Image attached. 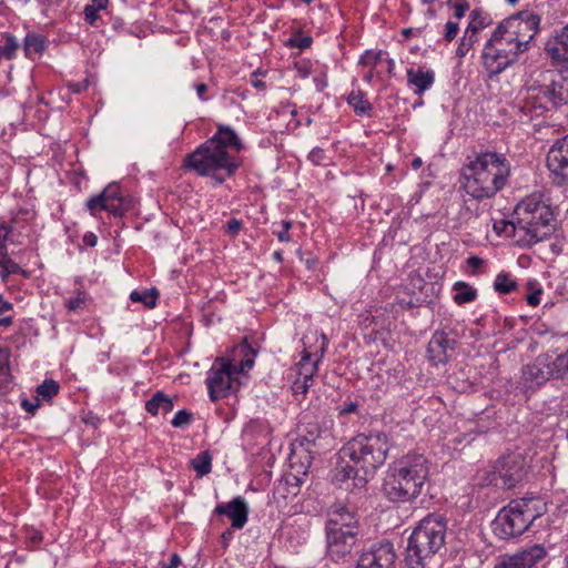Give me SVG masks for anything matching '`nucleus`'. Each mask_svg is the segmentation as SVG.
Instances as JSON below:
<instances>
[{"label":"nucleus","mask_w":568,"mask_h":568,"mask_svg":"<svg viewBox=\"0 0 568 568\" xmlns=\"http://www.w3.org/2000/svg\"><path fill=\"white\" fill-rule=\"evenodd\" d=\"M498 474L503 480V485L507 488H511L521 480L524 476V468L517 457L509 456L499 460Z\"/></svg>","instance_id":"4be33fe9"},{"label":"nucleus","mask_w":568,"mask_h":568,"mask_svg":"<svg viewBox=\"0 0 568 568\" xmlns=\"http://www.w3.org/2000/svg\"><path fill=\"white\" fill-rule=\"evenodd\" d=\"M244 145L237 133L226 124H217L216 132L184 158L183 165L200 176H209L216 184L232 178L242 165L233 152L240 153Z\"/></svg>","instance_id":"f03ea898"},{"label":"nucleus","mask_w":568,"mask_h":568,"mask_svg":"<svg viewBox=\"0 0 568 568\" xmlns=\"http://www.w3.org/2000/svg\"><path fill=\"white\" fill-rule=\"evenodd\" d=\"M540 91L537 88L528 89L523 101L519 102V120L521 122L531 121L544 114L546 106L540 98Z\"/></svg>","instance_id":"aec40b11"},{"label":"nucleus","mask_w":568,"mask_h":568,"mask_svg":"<svg viewBox=\"0 0 568 568\" xmlns=\"http://www.w3.org/2000/svg\"><path fill=\"white\" fill-rule=\"evenodd\" d=\"M395 68V61L388 57L387 52H385L384 64L382 67V73L385 71L388 74H392Z\"/></svg>","instance_id":"0e129e2a"},{"label":"nucleus","mask_w":568,"mask_h":568,"mask_svg":"<svg viewBox=\"0 0 568 568\" xmlns=\"http://www.w3.org/2000/svg\"><path fill=\"white\" fill-rule=\"evenodd\" d=\"M256 355L257 351L244 339L234 347L230 361L214 364L206 377L210 398L215 402L227 397L233 388L234 376L250 371Z\"/></svg>","instance_id":"0eeeda50"},{"label":"nucleus","mask_w":568,"mask_h":568,"mask_svg":"<svg viewBox=\"0 0 568 568\" xmlns=\"http://www.w3.org/2000/svg\"><path fill=\"white\" fill-rule=\"evenodd\" d=\"M21 406L26 412H28L30 414H34L37 412V409L39 408L40 404H39L38 398H36L34 403L24 398L21 400Z\"/></svg>","instance_id":"052dcab7"},{"label":"nucleus","mask_w":568,"mask_h":568,"mask_svg":"<svg viewBox=\"0 0 568 568\" xmlns=\"http://www.w3.org/2000/svg\"><path fill=\"white\" fill-rule=\"evenodd\" d=\"M476 33H477V28L475 27H468L465 31V34L463 37V39L460 40V43L456 50V54L459 57V58H464L470 50V48L473 47L474 42L476 41Z\"/></svg>","instance_id":"4c0bfd02"},{"label":"nucleus","mask_w":568,"mask_h":568,"mask_svg":"<svg viewBox=\"0 0 568 568\" xmlns=\"http://www.w3.org/2000/svg\"><path fill=\"white\" fill-rule=\"evenodd\" d=\"M511 165L505 154L480 152L463 170V189L481 201L494 197L508 183Z\"/></svg>","instance_id":"7ed1b4c3"},{"label":"nucleus","mask_w":568,"mask_h":568,"mask_svg":"<svg viewBox=\"0 0 568 568\" xmlns=\"http://www.w3.org/2000/svg\"><path fill=\"white\" fill-rule=\"evenodd\" d=\"M346 101L348 103V105L353 109L354 113L358 116H372V112H373V105L372 103L367 100L366 98V94L364 91L362 90H352L347 98H346Z\"/></svg>","instance_id":"b1692460"},{"label":"nucleus","mask_w":568,"mask_h":568,"mask_svg":"<svg viewBox=\"0 0 568 568\" xmlns=\"http://www.w3.org/2000/svg\"><path fill=\"white\" fill-rule=\"evenodd\" d=\"M83 243L87 245V246H90V247H93L97 245L98 243V236L92 233V232H87L84 235H83V239H82Z\"/></svg>","instance_id":"69168bd1"},{"label":"nucleus","mask_w":568,"mask_h":568,"mask_svg":"<svg viewBox=\"0 0 568 568\" xmlns=\"http://www.w3.org/2000/svg\"><path fill=\"white\" fill-rule=\"evenodd\" d=\"M192 422V414L186 409H181L175 413L171 424L175 428H183Z\"/></svg>","instance_id":"a18cd8bd"},{"label":"nucleus","mask_w":568,"mask_h":568,"mask_svg":"<svg viewBox=\"0 0 568 568\" xmlns=\"http://www.w3.org/2000/svg\"><path fill=\"white\" fill-rule=\"evenodd\" d=\"M385 59V51L383 50H366L358 60V64L373 69L382 70Z\"/></svg>","instance_id":"cd10ccee"},{"label":"nucleus","mask_w":568,"mask_h":568,"mask_svg":"<svg viewBox=\"0 0 568 568\" xmlns=\"http://www.w3.org/2000/svg\"><path fill=\"white\" fill-rule=\"evenodd\" d=\"M313 39L310 36H305L301 32L294 33L290 39L285 41V45L288 48L307 49L312 45Z\"/></svg>","instance_id":"c03bdc74"},{"label":"nucleus","mask_w":568,"mask_h":568,"mask_svg":"<svg viewBox=\"0 0 568 568\" xmlns=\"http://www.w3.org/2000/svg\"><path fill=\"white\" fill-rule=\"evenodd\" d=\"M469 268L475 274L476 271L483 265L484 261L478 256H469L466 261Z\"/></svg>","instance_id":"e2e57ef3"},{"label":"nucleus","mask_w":568,"mask_h":568,"mask_svg":"<svg viewBox=\"0 0 568 568\" xmlns=\"http://www.w3.org/2000/svg\"><path fill=\"white\" fill-rule=\"evenodd\" d=\"M11 274H21L23 277H29L30 273L23 270L16 261L11 257L0 263V276L3 281Z\"/></svg>","instance_id":"e433bc0d"},{"label":"nucleus","mask_w":568,"mask_h":568,"mask_svg":"<svg viewBox=\"0 0 568 568\" xmlns=\"http://www.w3.org/2000/svg\"><path fill=\"white\" fill-rule=\"evenodd\" d=\"M285 484L291 487V489L287 490L288 494L297 495L300 489L301 480L297 475H288L285 477Z\"/></svg>","instance_id":"4d7b16f0"},{"label":"nucleus","mask_w":568,"mask_h":568,"mask_svg":"<svg viewBox=\"0 0 568 568\" xmlns=\"http://www.w3.org/2000/svg\"><path fill=\"white\" fill-rule=\"evenodd\" d=\"M540 17L524 11L503 20L494 29L481 51V65L489 79L514 65L519 55L528 51L539 30Z\"/></svg>","instance_id":"f257e3e1"},{"label":"nucleus","mask_w":568,"mask_h":568,"mask_svg":"<svg viewBox=\"0 0 568 568\" xmlns=\"http://www.w3.org/2000/svg\"><path fill=\"white\" fill-rule=\"evenodd\" d=\"M87 301V296L83 292L79 291L77 296L65 300V307L70 312H77L81 310Z\"/></svg>","instance_id":"de8ad7c7"},{"label":"nucleus","mask_w":568,"mask_h":568,"mask_svg":"<svg viewBox=\"0 0 568 568\" xmlns=\"http://www.w3.org/2000/svg\"><path fill=\"white\" fill-rule=\"evenodd\" d=\"M328 518L325 529L329 530H358L357 518L355 514L345 506L334 505L328 510Z\"/></svg>","instance_id":"412c9836"},{"label":"nucleus","mask_w":568,"mask_h":568,"mask_svg":"<svg viewBox=\"0 0 568 568\" xmlns=\"http://www.w3.org/2000/svg\"><path fill=\"white\" fill-rule=\"evenodd\" d=\"M126 207V201L116 183L109 184L100 194L87 201V209L92 215L103 210L113 216H122Z\"/></svg>","instance_id":"9d476101"},{"label":"nucleus","mask_w":568,"mask_h":568,"mask_svg":"<svg viewBox=\"0 0 568 568\" xmlns=\"http://www.w3.org/2000/svg\"><path fill=\"white\" fill-rule=\"evenodd\" d=\"M12 310V304L10 302H1L0 304V326H10L13 322L12 316L4 315L7 312Z\"/></svg>","instance_id":"3c124183"},{"label":"nucleus","mask_w":568,"mask_h":568,"mask_svg":"<svg viewBox=\"0 0 568 568\" xmlns=\"http://www.w3.org/2000/svg\"><path fill=\"white\" fill-rule=\"evenodd\" d=\"M538 89L540 91V98L544 101V105L546 106V111L562 103L564 98L561 92L557 91L555 87H542Z\"/></svg>","instance_id":"473e14b6"},{"label":"nucleus","mask_w":568,"mask_h":568,"mask_svg":"<svg viewBox=\"0 0 568 568\" xmlns=\"http://www.w3.org/2000/svg\"><path fill=\"white\" fill-rule=\"evenodd\" d=\"M357 407H358L357 402L346 400L339 407V415H347V414L356 413Z\"/></svg>","instance_id":"bf43d9fd"},{"label":"nucleus","mask_w":568,"mask_h":568,"mask_svg":"<svg viewBox=\"0 0 568 568\" xmlns=\"http://www.w3.org/2000/svg\"><path fill=\"white\" fill-rule=\"evenodd\" d=\"M159 298V292L156 288H148L143 291H132L130 300L133 303H142L148 308H154Z\"/></svg>","instance_id":"c756f323"},{"label":"nucleus","mask_w":568,"mask_h":568,"mask_svg":"<svg viewBox=\"0 0 568 568\" xmlns=\"http://www.w3.org/2000/svg\"><path fill=\"white\" fill-rule=\"evenodd\" d=\"M458 30H459L458 22L447 21L445 24V39L447 41H453L456 38Z\"/></svg>","instance_id":"6e6d98bb"},{"label":"nucleus","mask_w":568,"mask_h":568,"mask_svg":"<svg viewBox=\"0 0 568 568\" xmlns=\"http://www.w3.org/2000/svg\"><path fill=\"white\" fill-rule=\"evenodd\" d=\"M59 384L55 381L45 379L37 387V394L43 399H51L59 393Z\"/></svg>","instance_id":"79ce46f5"},{"label":"nucleus","mask_w":568,"mask_h":568,"mask_svg":"<svg viewBox=\"0 0 568 568\" xmlns=\"http://www.w3.org/2000/svg\"><path fill=\"white\" fill-rule=\"evenodd\" d=\"M11 382L9 353L0 349V387L7 388Z\"/></svg>","instance_id":"ea45409f"},{"label":"nucleus","mask_w":568,"mask_h":568,"mask_svg":"<svg viewBox=\"0 0 568 568\" xmlns=\"http://www.w3.org/2000/svg\"><path fill=\"white\" fill-rule=\"evenodd\" d=\"M388 450L389 445L385 434H358L341 449V456L348 458L361 470L373 475L384 465Z\"/></svg>","instance_id":"1a4fd4ad"},{"label":"nucleus","mask_w":568,"mask_h":568,"mask_svg":"<svg viewBox=\"0 0 568 568\" xmlns=\"http://www.w3.org/2000/svg\"><path fill=\"white\" fill-rule=\"evenodd\" d=\"M317 359H313L312 355L307 351H303L302 358L297 364V377L314 381V376L317 372Z\"/></svg>","instance_id":"bb28decb"},{"label":"nucleus","mask_w":568,"mask_h":568,"mask_svg":"<svg viewBox=\"0 0 568 568\" xmlns=\"http://www.w3.org/2000/svg\"><path fill=\"white\" fill-rule=\"evenodd\" d=\"M326 530L327 554L333 560L348 555L357 541L358 530Z\"/></svg>","instance_id":"2eb2a0df"},{"label":"nucleus","mask_w":568,"mask_h":568,"mask_svg":"<svg viewBox=\"0 0 568 568\" xmlns=\"http://www.w3.org/2000/svg\"><path fill=\"white\" fill-rule=\"evenodd\" d=\"M517 288V282L509 273L501 272L497 274L494 282V290L499 294H509Z\"/></svg>","instance_id":"2f4dec72"},{"label":"nucleus","mask_w":568,"mask_h":568,"mask_svg":"<svg viewBox=\"0 0 568 568\" xmlns=\"http://www.w3.org/2000/svg\"><path fill=\"white\" fill-rule=\"evenodd\" d=\"M312 62L306 59H301L294 62V69L300 78H307L312 73Z\"/></svg>","instance_id":"09e8293b"},{"label":"nucleus","mask_w":568,"mask_h":568,"mask_svg":"<svg viewBox=\"0 0 568 568\" xmlns=\"http://www.w3.org/2000/svg\"><path fill=\"white\" fill-rule=\"evenodd\" d=\"M193 469L199 477H203L212 470V456L207 450L201 452L191 460Z\"/></svg>","instance_id":"7c9ffc66"},{"label":"nucleus","mask_w":568,"mask_h":568,"mask_svg":"<svg viewBox=\"0 0 568 568\" xmlns=\"http://www.w3.org/2000/svg\"><path fill=\"white\" fill-rule=\"evenodd\" d=\"M396 551L390 541H381L363 550L355 568H395Z\"/></svg>","instance_id":"9b49d317"},{"label":"nucleus","mask_w":568,"mask_h":568,"mask_svg":"<svg viewBox=\"0 0 568 568\" xmlns=\"http://www.w3.org/2000/svg\"><path fill=\"white\" fill-rule=\"evenodd\" d=\"M456 341L448 338L447 334L436 331L427 346V357L434 364H445L455 351Z\"/></svg>","instance_id":"a211bd4d"},{"label":"nucleus","mask_w":568,"mask_h":568,"mask_svg":"<svg viewBox=\"0 0 568 568\" xmlns=\"http://www.w3.org/2000/svg\"><path fill=\"white\" fill-rule=\"evenodd\" d=\"M544 513L545 504L540 498L529 497L511 500L494 520V532L500 539L517 537Z\"/></svg>","instance_id":"6e6552de"},{"label":"nucleus","mask_w":568,"mask_h":568,"mask_svg":"<svg viewBox=\"0 0 568 568\" xmlns=\"http://www.w3.org/2000/svg\"><path fill=\"white\" fill-rule=\"evenodd\" d=\"M446 523L440 515H428L423 518L410 534L405 564L408 568H426L433 557L444 547Z\"/></svg>","instance_id":"423d86ee"},{"label":"nucleus","mask_w":568,"mask_h":568,"mask_svg":"<svg viewBox=\"0 0 568 568\" xmlns=\"http://www.w3.org/2000/svg\"><path fill=\"white\" fill-rule=\"evenodd\" d=\"M293 223L288 220H283L280 223H273V233L276 235L280 242L288 243L292 241L290 230Z\"/></svg>","instance_id":"a19ab883"},{"label":"nucleus","mask_w":568,"mask_h":568,"mask_svg":"<svg viewBox=\"0 0 568 568\" xmlns=\"http://www.w3.org/2000/svg\"><path fill=\"white\" fill-rule=\"evenodd\" d=\"M321 427L316 423H308L300 427V444L302 446L304 444H315L321 437Z\"/></svg>","instance_id":"c9c22d12"},{"label":"nucleus","mask_w":568,"mask_h":568,"mask_svg":"<svg viewBox=\"0 0 568 568\" xmlns=\"http://www.w3.org/2000/svg\"><path fill=\"white\" fill-rule=\"evenodd\" d=\"M45 48V40L43 37L36 34V33H29L24 38V53L27 57H31L36 53H41Z\"/></svg>","instance_id":"72a5a7b5"},{"label":"nucleus","mask_w":568,"mask_h":568,"mask_svg":"<svg viewBox=\"0 0 568 568\" xmlns=\"http://www.w3.org/2000/svg\"><path fill=\"white\" fill-rule=\"evenodd\" d=\"M109 0H91L84 6V20L90 26H94L99 20V13L108 8Z\"/></svg>","instance_id":"c85d7f7f"},{"label":"nucleus","mask_w":568,"mask_h":568,"mask_svg":"<svg viewBox=\"0 0 568 568\" xmlns=\"http://www.w3.org/2000/svg\"><path fill=\"white\" fill-rule=\"evenodd\" d=\"M181 565V558L178 554L171 555L170 564L163 565L161 568H178Z\"/></svg>","instance_id":"774afa93"},{"label":"nucleus","mask_w":568,"mask_h":568,"mask_svg":"<svg viewBox=\"0 0 568 568\" xmlns=\"http://www.w3.org/2000/svg\"><path fill=\"white\" fill-rule=\"evenodd\" d=\"M429 475L427 458L422 454H407L388 469L383 483L385 497L393 503L417 498Z\"/></svg>","instance_id":"20e7f679"},{"label":"nucleus","mask_w":568,"mask_h":568,"mask_svg":"<svg viewBox=\"0 0 568 568\" xmlns=\"http://www.w3.org/2000/svg\"><path fill=\"white\" fill-rule=\"evenodd\" d=\"M172 399L163 392H156L146 403L145 409L153 416L158 414H168L173 409Z\"/></svg>","instance_id":"393cba45"},{"label":"nucleus","mask_w":568,"mask_h":568,"mask_svg":"<svg viewBox=\"0 0 568 568\" xmlns=\"http://www.w3.org/2000/svg\"><path fill=\"white\" fill-rule=\"evenodd\" d=\"M89 83H90L89 80L84 79L79 82H69L68 88L70 89V91L72 93L78 94V93L84 92L89 88Z\"/></svg>","instance_id":"13d9d810"},{"label":"nucleus","mask_w":568,"mask_h":568,"mask_svg":"<svg viewBox=\"0 0 568 568\" xmlns=\"http://www.w3.org/2000/svg\"><path fill=\"white\" fill-rule=\"evenodd\" d=\"M242 223L236 219H231L226 223V231L232 234L236 235L241 230Z\"/></svg>","instance_id":"680f3d73"},{"label":"nucleus","mask_w":568,"mask_h":568,"mask_svg":"<svg viewBox=\"0 0 568 568\" xmlns=\"http://www.w3.org/2000/svg\"><path fill=\"white\" fill-rule=\"evenodd\" d=\"M449 6L454 9V17L458 20L462 19L469 10V3L467 0L453 1Z\"/></svg>","instance_id":"603ef678"},{"label":"nucleus","mask_w":568,"mask_h":568,"mask_svg":"<svg viewBox=\"0 0 568 568\" xmlns=\"http://www.w3.org/2000/svg\"><path fill=\"white\" fill-rule=\"evenodd\" d=\"M371 475L361 470L354 463L339 455V462L334 470V481L346 490L364 488Z\"/></svg>","instance_id":"ddd939ff"},{"label":"nucleus","mask_w":568,"mask_h":568,"mask_svg":"<svg viewBox=\"0 0 568 568\" xmlns=\"http://www.w3.org/2000/svg\"><path fill=\"white\" fill-rule=\"evenodd\" d=\"M16 219H12L10 223L0 222V242H8L10 235L13 232Z\"/></svg>","instance_id":"864d4df0"},{"label":"nucleus","mask_w":568,"mask_h":568,"mask_svg":"<svg viewBox=\"0 0 568 568\" xmlns=\"http://www.w3.org/2000/svg\"><path fill=\"white\" fill-rule=\"evenodd\" d=\"M312 381L297 377L292 385L293 394L305 395L308 388L312 386Z\"/></svg>","instance_id":"8fccbe9b"},{"label":"nucleus","mask_w":568,"mask_h":568,"mask_svg":"<svg viewBox=\"0 0 568 568\" xmlns=\"http://www.w3.org/2000/svg\"><path fill=\"white\" fill-rule=\"evenodd\" d=\"M382 75V70H373L368 69L367 72L363 75L365 82L371 83L374 78H379Z\"/></svg>","instance_id":"338daca9"},{"label":"nucleus","mask_w":568,"mask_h":568,"mask_svg":"<svg viewBox=\"0 0 568 568\" xmlns=\"http://www.w3.org/2000/svg\"><path fill=\"white\" fill-rule=\"evenodd\" d=\"M552 369L555 377L568 381V349L556 357H552Z\"/></svg>","instance_id":"58836bf2"},{"label":"nucleus","mask_w":568,"mask_h":568,"mask_svg":"<svg viewBox=\"0 0 568 568\" xmlns=\"http://www.w3.org/2000/svg\"><path fill=\"white\" fill-rule=\"evenodd\" d=\"M546 164L558 183L568 184V134L557 139L550 146Z\"/></svg>","instance_id":"4468645a"},{"label":"nucleus","mask_w":568,"mask_h":568,"mask_svg":"<svg viewBox=\"0 0 568 568\" xmlns=\"http://www.w3.org/2000/svg\"><path fill=\"white\" fill-rule=\"evenodd\" d=\"M518 227V243L530 246L548 239L555 231L550 205L540 194L521 200L514 210Z\"/></svg>","instance_id":"39448f33"},{"label":"nucleus","mask_w":568,"mask_h":568,"mask_svg":"<svg viewBox=\"0 0 568 568\" xmlns=\"http://www.w3.org/2000/svg\"><path fill=\"white\" fill-rule=\"evenodd\" d=\"M214 513L230 518L234 529H242L248 520L250 507L242 496H236L229 503L217 504Z\"/></svg>","instance_id":"f3484780"},{"label":"nucleus","mask_w":568,"mask_h":568,"mask_svg":"<svg viewBox=\"0 0 568 568\" xmlns=\"http://www.w3.org/2000/svg\"><path fill=\"white\" fill-rule=\"evenodd\" d=\"M19 48V42L14 36L8 34L4 38V43L0 47V57L4 59H12Z\"/></svg>","instance_id":"37998d69"},{"label":"nucleus","mask_w":568,"mask_h":568,"mask_svg":"<svg viewBox=\"0 0 568 568\" xmlns=\"http://www.w3.org/2000/svg\"><path fill=\"white\" fill-rule=\"evenodd\" d=\"M515 213L513 220H498L494 221L493 229L498 235L513 236L518 241V227L516 225Z\"/></svg>","instance_id":"f704fd0d"},{"label":"nucleus","mask_w":568,"mask_h":568,"mask_svg":"<svg viewBox=\"0 0 568 568\" xmlns=\"http://www.w3.org/2000/svg\"><path fill=\"white\" fill-rule=\"evenodd\" d=\"M552 367V356L549 354H540L534 362L525 365L521 369V384L525 390L535 389L550 377H555Z\"/></svg>","instance_id":"f8f14e48"},{"label":"nucleus","mask_w":568,"mask_h":568,"mask_svg":"<svg viewBox=\"0 0 568 568\" xmlns=\"http://www.w3.org/2000/svg\"><path fill=\"white\" fill-rule=\"evenodd\" d=\"M545 556V548L534 545L514 555L500 557L494 568H534Z\"/></svg>","instance_id":"dca6fc26"},{"label":"nucleus","mask_w":568,"mask_h":568,"mask_svg":"<svg viewBox=\"0 0 568 568\" xmlns=\"http://www.w3.org/2000/svg\"><path fill=\"white\" fill-rule=\"evenodd\" d=\"M529 293L526 296V301L530 306H538L540 304V296L542 290L537 286V283L528 282Z\"/></svg>","instance_id":"49530a36"},{"label":"nucleus","mask_w":568,"mask_h":568,"mask_svg":"<svg viewBox=\"0 0 568 568\" xmlns=\"http://www.w3.org/2000/svg\"><path fill=\"white\" fill-rule=\"evenodd\" d=\"M545 53L552 63L568 65V23L546 42Z\"/></svg>","instance_id":"6ab92c4d"},{"label":"nucleus","mask_w":568,"mask_h":568,"mask_svg":"<svg viewBox=\"0 0 568 568\" xmlns=\"http://www.w3.org/2000/svg\"><path fill=\"white\" fill-rule=\"evenodd\" d=\"M307 158L313 164L320 165L326 159V154L322 148L315 146L311 150Z\"/></svg>","instance_id":"5fc2aeb1"},{"label":"nucleus","mask_w":568,"mask_h":568,"mask_svg":"<svg viewBox=\"0 0 568 568\" xmlns=\"http://www.w3.org/2000/svg\"><path fill=\"white\" fill-rule=\"evenodd\" d=\"M453 290L455 292L453 297L454 302L458 305L471 303L478 296L477 290L466 282H456L453 286Z\"/></svg>","instance_id":"a878e982"},{"label":"nucleus","mask_w":568,"mask_h":568,"mask_svg":"<svg viewBox=\"0 0 568 568\" xmlns=\"http://www.w3.org/2000/svg\"><path fill=\"white\" fill-rule=\"evenodd\" d=\"M407 83L414 88L417 95L424 94L435 82V72L430 69L410 68L406 71Z\"/></svg>","instance_id":"5701e85b"}]
</instances>
